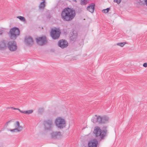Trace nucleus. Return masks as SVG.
<instances>
[{"instance_id":"1","label":"nucleus","mask_w":147,"mask_h":147,"mask_svg":"<svg viewBox=\"0 0 147 147\" xmlns=\"http://www.w3.org/2000/svg\"><path fill=\"white\" fill-rule=\"evenodd\" d=\"M76 15L75 11L73 8L71 7L63 9L61 13V18L65 21H71L74 18Z\"/></svg>"},{"instance_id":"2","label":"nucleus","mask_w":147,"mask_h":147,"mask_svg":"<svg viewBox=\"0 0 147 147\" xmlns=\"http://www.w3.org/2000/svg\"><path fill=\"white\" fill-rule=\"evenodd\" d=\"M109 119V117L107 116H101L95 115L91 119V121L94 123H105L108 122Z\"/></svg>"},{"instance_id":"3","label":"nucleus","mask_w":147,"mask_h":147,"mask_svg":"<svg viewBox=\"0 0 147 147\" xmlns=\"http://www.w3.org/2000/svg\"><path fill=\"white\" fill-rule=\"evenodd\" d=\"M107 130L106 129L102 130L99 127H97L94 130L93 133L96 137H99L100 140L103 139L106 135Z\"/></svg>"},{"instance_id":"4","label":"nucleus","mask_w":147,"mask_h":147,"mask_svg":"<svg viewBox=\"0 0 147 147\" xmlns=\"http://www.w3.org/2000/svg\"><path fill=\"white\" fill-rule=\"evenodd\" d=\"M20 33L19 28L14 27L10 29L9 33V36L11 39L15 40L19 35Z\"/></svg>"},{"instance_id":"5","label":"nucleus","mask_w":147,"mask_h":147,"mask_svg":"<svg viewBox=\"0 0 147 147\" xmlns=\"http://www.w3.org/2000/svg\"><path fill=\"white\" fill-rule=\"evenodd\" d=\"M61 34V30L59 28H55V29H52L50 32V35L52 38L54 40L58 39Z\"/></svg>"},{"instance_id":"6","label":"nucleus","mask_w":147,"mask_h":147,"mask_svg":"<svg viewBox=\"0 0 147 147\" xmlns=\"http://www.w3.org/2000/svg\"><path fill=\"white\" fill-rule=\"evenodd\" d=\"M55 123L57 127L60 129L63 128L65 126V120L61 117L57 118L55 120Z\"/></svg>"},{"instance_id":"7","label":"nucleus","mask_w":147,"mask_h":147,"mask_svg":"<svg viewBox=\"0 0 147 147\" xmlns=\"http://www.w3.org/2000/svg\"><path fill=\"white\" fill-rule=\"evenodd\" d=\"M44 128L45 130L50 131L53 128L54 125L53 120L49 119L46 120L44 123Z\"/></svg>"},{"instance_id":"8","label":"nucleus","mask_w":147,"mask_h":147,"mask_svg":"<svg viewBox=\"0 0 147 147\" xmlns=\"http://www.w3.org/2000/svg\"><path fill=\"white\" fill-rule=\"evenodd\" d=\"M35 40L36 43L40 45H45L47 42L46 37L44 36L37 37L36 38Z\"/></svg>"},{"instance_id":"9","label":"nucleus","mask_w":147,"mask_h":147,"mask_svg":"<svg viewBox=\"0 0 147 147\" xmlns=\"http://www.w3.org/2000/svg\"><path fill=\"white\" fill-rule=\"evenodd\" d=\"M0 46H17V44L15 41L11 40L7 42V40H3L0 42Z\"/></svg>"},{"instance_id":"10","label":"nucleus","mask_w":147,"mask_h":147,"mask_svg":"<svg viewBox=\"0 0 147 147\" xmlns=\"http://www.w3.org/2000/svg\"><path fill=\"white\" fill-rule=\"evenodd\" d=\"M15 128L13 129H8V130L12 132H16L21 131L23 129V127L20 125L18 121L16 122L15 124Z\"/></svg>"},{"instance_id":"11","label":"nucleus","mask_w":147,"mask_h":147,"mask_svg":"<svg viewBox=\"0 0 147 147\" xmlns=\"http://www.w3.org/2000/svg\"><path fill=\"white\" fill-rule=\"evenodd\" d=\"M25 41L28 45H32L34 43V40L31 36H29L25 38Z\"/></svg>"},{"instance_id":"12","label":"nucleus","mask_w":147,"mask_h":147,"mask_svg":"<svg viewBox=\"0 0 147 147\" xmlns=\"http://www.w3.org/2000/svg\"><path fill=\"white\" fill-rule=\"evenodd\" d=\"M98 141L95 139L90 141L88 143V147H97Z\"/></svg>"},{"instance_id":"13","label":"nucleus","mask_w":147,"mask_h":147,"mask_svg":"<svg viewBox=\"0 0 147 147\" xmlns=\"http://www.w3.org/2000/svg\"><path fill=\"white\" fill-rule=\"evenodd\" d=\"M51 135L52 138L54 139L59 138L62 136L61 133L60 131L53 132L51 133Z\"/></svg>"},{"instance_id":"14","label":"nucleus","mask_w":147,"mask_h":147,"mask_svg":"<svg viewBox=\"0 0 147 147\" xmlns=\"http://www.w3.org/2000/svg\"><path fill=\"white\" fill-rule=\"evenodd\" d=\"M58 45V46H68V43L66 40L61 39L59 41Z\"/></svg>"},{"instance_id":"15","label":"nucleus","mask_w":147,"mask_h":147,"mask_svg":"<svg viewBox=\"0 0 147 147\" xmlns=\"http://www.w3.org/2000/svg\"><path fill=\"white\" fill-rule=\"evenodd\" d=\"M94 7L95 4L93 3L92 5H90L88 6L87 7V9L91 13H93L94 12Z\"/></svg>"},{"instance_id":"16","label":"nucleus","mask_w":147,"mask_h":147,"mask_svg":"<svg viewBox=\"0 0 147 147\" xmlns=\"http://www.w3.org/2000/svg\"><path fill=\"white\" fill-rule=\"evenodd\" d=\"M45 1L42 0V1L40 3L39 7L40 9H43L45 6Z\"/></svg>"},{"instance_id":"17","label":"nucleus","mask_w":147,"mask_h":147,"mask_svg":"<svg viewBox=\"0 0 147 147\" xmlns=\"http://www.w3.org/2000/svg\"><path fill=\"white\" fill-rule=\"evenodd\" d=\"M33 110H28L25 111H20V112L21 113L26 114H29L32 113L33 112Z\"/></svg>"},{"instance_id":"18","label":"nucleus","mask_w":147,"mask_h":147,"mask_svg":"<svg viewBox=\"0 0 147 147\" xmlns=\"http://www.w3.org/2000/svg\"><path fill=\"white\" fill-rule=\"evenodd\" d=\"M11 51H14L17 49V47H7V48Z\"/></svg>"},{"instance_id":"19","label":"nucleus","mask_w":147,"mask_h":147,"mask_svg":"<svg viewBox=\"0 0 147 147\" xmlns=\"http://www.w3.org/2000/svg\"><path fill=\"white\" fill-rule=\"evenodd\" d=\"M70 34L71 35V36L73 38H75L76 39H77V32L74 31L70 33Z\"/></svg>"},{"instance_id":"20","label":"nucleus","mask_w":147,"mask_h":147,"mask_svg":"<svg viewBox=\"0 0 147 147\" xmlns=\"http://www.w3.org/2000/svg\"><path fill=\"white\" fill-rule=\"evenodd\" d=\"M88 3L86 0H81L80 4L82 5H85Z\"/></svg>"},{"instance_id":"21","label":"nucleus","mask_w":147,"mask_h":147,"mask_svg":"<svg viewBox=\"0 0 147 147\" xmlns=\"http://www.w3.org/2000/svg\"><path fill=\"white\" fill-rule=\"evenodd\" d=\"M126 43V42H119L117 43L115 45H117L119 46H124V45Z\"/></svg>"},{"instance_id":"22","label":"nucleus","mask_w":147,"mask_h":147,"mask_svg":"<svg viewBox=\"0 0 147 147\" xmlns=\"http://www.w3.org/2000/svg\"><path fill=\"white\" fill-rule=\"evenodd\" d=\"M17 18L19 19L21 21H24L25 20V18L23 17L19 16H18Z\"/></svg>"},{"instance_id":"23","label":"nucleus","mask_w":147,"mask_h":147,"mask_svg":"<svg viewBox=\"0 0 147 147\" xmlns=\"http://www.w3.org/2000/svg\"><path fill=\"white\" fill-rule=\"evenodd\" d=\"M110 9V8H108L106 9H103L102 11L104 13H107L109 11Z\"/></svg>"},{"instance_id":"24","label":"nucleus","mask_w":147,"mask_h":147,"mask_svg":"<svg viewBox=\"0 0 147 147\" xmlns=\"http://www.w3.org/2000/svg\"><path fill=\"white\" fill-rule=\"evenodd\" d=\"M70 41L72 43L74 42L76 39H75V38H73V37L71 36L70 38Z\"/></svg>"},{"instance_id":"25","label":"nucleus","mask_w":147,"mask_h":147,"mask_svg":"<svg viewBox=\"0 0 147 147\" xmlns=\"http://www.w3.org/2000/svg\"><path fill=\"white\" fill-rule=\"evenodd\" d=\"M7 48V47H0V50H3Z\"/></svg>"},{"instance_id":"26","label":"nucleus","mask_w":147,"mask_h":147,"mask_svg":"<svg viewBox=\"0 0 147 147\" xmlns=\"http://www.w3.org/2000/svg\"><path fill=\"white\" fill-rule=\"evenodd\" d=\"M121 1V0H114V2L117 3V4L120 3Z\"/></svg>"},{"instance_id":"27","label":"nucleus","mask_w":147,"mask_h":147,"mask_svg":"<svg viewBox=\"0 0 147 147\" xmlns=\"http://www.w3.org/2000/svg\"><path fill=\"white\" fill-rule=\"evenodd\" d=\"M11 121H12V120H10L9 121H8L6 123V124H5V127H7V126L8 125V123H10V122H11Z\"/></svg>"},{"instance_id":"28","label":"nucleus","mask_w":147,"mask_h":147,"mask_svg":"<svg viewBox=\"0 0 147 147\" xmlns=\"http://www.w3.org/2000/svg\"><path fill=\"white\" fill-rule=\"evenodd\" d=\"M11 108V109H13V110H19L20 111H21V110L20 109H18V108H14V107H10Z\"/></svg>"},{"instance_id":"29","label":"nucleus","mask_w":147,"mask_h":147,"mask_svg":"<svg viewBox=\"0 0 147 147\" xmlns=\"http://www.w3.org/2000/svg\"><path fill=\"white\" fill-rule=\"evenodd\" d=\"M4 32V30H3L0 29V35H2Z\"/></svg>"},{"instance_id":"30","label":"nucleus","mask_w":147,"mask_h":147,"mask_svg":"<svg viewBox=\"0 0 147 147\" xmlns=\"http://www.w3.org/2000/svg\"><path fill=\"white\" fill-rule=\"evenodd\" d=\"M143 66L144 67H147V63H145L143 64Z\"/></svg>"},{"instance_id":"31","label":"nucleus","mask_w":147,"mask_h":147,"mask_svg":"<svg viewBox=\"0 0 147 147\" xmlns=\"http://www.w3.org/2000/svg\"><path fill=\"white\" fill-rule=\"evenodd\" d=\"M43 111V109H42V108H41V109H39V110H38V112H41L42 111Z\"/></svg>"},{"instance_id":"32","label":"nucleus","mask_w":147,"mask_h":147,"mask_svg":"<svg viewBox=\"0 0 147 147\" xmlns=\"http://www.w3.org/2000/svg\"><path fill=\"white\" fill-rule=\"evenodd\" d=\"M144 2L145 3V4L147 6V0H144Z\"/></svg>"},{"instance_id":"33","label":"nucleus","mask_w":147,"mask_h":147,"mask_svg":"<svg viewBox=\"0 0 147 147\" xmlns=\"http://www.w3.org/2000/svg\"><path fill=\"white\" fill-rule=\"evenodd\" d=\"M61 47V49H63L64 48H65L66 47Z\"/></svg>"},{"instance_id":"34","label":"nucleus","mask_w":147,"mask_h":147,"mask_svg":"<svg viewBox=\"0 0 147 147\" xmlns=\"http://www.w3.org/2000/svg\"><path fill=\"white\" fill-rule=\"evenodd\" d=\"M55 51V50L54 49H51V52H54Z\"/></svg>"},{"instance_id":"35","label":"nucleus","mask_w":147,"mask_h":147,"mask_svg":"<svg viewBox=\"0 0 147 147\" xmlns=\"http://www.w3.org/2000/svg\"><path fill=\"white\" fill-rule=\"evenodd\" d=\"M10 107H7V109H11V108H10Z\"/></svg>"},{"instance_id":"36","label":"nucleus","mask_w":147,"mask_h":147,"mask_svg":"<svg viewBox=\"0 0 147 147\" xmlns=\"http://www.w3.org/2000/svg\"><path fill=\"white\" fill-rule=\"evenodd\" d=\"M74 1L76 2H77V1L76 0H74Z\"/></svg>"}]
</instances>
